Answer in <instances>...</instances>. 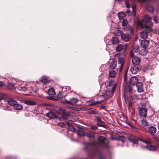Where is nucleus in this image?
Segmentation results:
<instances>
[{
	"instance_id": "obj_1",
	"label": "nucleus",
	"mask_w": 159,
	"mask_h": 159,
	"mask_svg": "<svg viewBox=\"0 0 159 159\" xmlns=\"http://www.w3.org/2000/svg\"><path fill=\"white\" fill-rule=\"evenodd\" d=\"M152 18L148 15H145L144 18L138 20V25L141 28H151L153 26V23L151 21Z\"/></svg>"
},
{
	"instance_id": "obj_2",
	"label": "nucleus",
	"mask_w": 159,
	"mask_h": 159,
	"mask_svg": "<svg viewBox=\"0 0 159 159\" xmlns=\"http://www.w3.org/2000/svg\"><path fill=\"white\" fill-rule=\"evenodd\" d=\"M106 139L102 136H99L98 139V142H94L92 143L94 148V149L96 152L98 150V148L101 147H107L108 146V143L106 142Z\"/></svg>"
},
{
	"instance_id": "obj_3",
	"label": "nucleus",
	"mask_w": 159,
	"mask_h": 159,
	"mask_svg": "<svg viewBox=\"0 0 159 159\" xmlns=\"http://www.w3.org/2000/svg\"><path fill=\"white\" fill-rule=\"evenodd\" d=\"M106 85H107L108 89H111L114 91L116 87L117 83L112 80H108L105 82Z\"/></svg>"
},
{
	"instance_id": "obj_4",
	"label": "nucleus",
	"mask_w": 159,
	"mask_h": 159,
	"mask_svg": "<svg viewBox=\"0 0 159 159\" xmlns=\"http://www.w3.org/2000/svg\"><path fill=\"white\" fill-rule=\"evenodd\" d=\"M139 140L141 141H142L143 142L145 143L146 144H148V145H147V146H146L145 147H144L141 145V147L142 149H144L145 148H146L149 151H152L156 150V147L153 145H151V144H148V142L146 141L145 140L140 139H139Z\"/></svg>"
},
{
	"instance_id": "obj_5",
	"label": "nucleus",
	"mask_w": 159,
	"mask_h": 159,
	"mask_svg": "<svg viewBox=\"0 0 159 159\" xmlns=\"http://www.w3.org/2000/svg\"><path fill=\"white\" fill-rule=\"evenodd\" d=\"M59 112L61 117L64 120H67L70 116V113L65 109H60Z\"/></svg>"
},
{
	"instance_id": "obj_6",
	"label": "nucleus",
	"mask_w": 159,
	"mask_h": 159,
	"mask_svg": "<svg viewBox=\"0 0 159 159\" xmlns=\"http://www.w3.org/2000/svg\"><path fill=\"white\" fill-rule=\"evenodd\" d=\"M118 32L121 34V39L125 42H127L129 41L131 37V35L127 33L122 34L120 30L118 31Z\"/></svg>"
},
{
	"instance_id": "obj_7",
	"label": "nucleus",
	"mask_w": 159,
	"mask_h": 159,
	"mask_svg": "<svg viewBox=\"0 0 159 159\" xmlns=\"http://www.w3.org/2000/svg\"><path fill=\"white\" fill-rule=\"evenodd\" d=\"M114 91L111 89H109L107 88V89L104 91V92L102 93L101 95L104 98H107L109 97L111 93L114 92Z\"/></svg>"
},
{
	"instance_id": "obj_8",
	"label": "nucleus",
	"mask_w": 159,
	"mask_h": 159,
	"mask_svg": "<svg viewBox=\"0 0 159 159\" xmlns=\"http://www.w3.org/2000/svg\"><path fill=\"white\" fill-rule=\"evenodd\" d=\"M132 62L134 66L139 65L140 63L141 59L139 57L135 56L133 58Z\"/></svg>"
},
{
	"instance_id": "obj_9",
	"label": "nucleus",
	"mask_w": 159,
	"mask_h": 159,
	"mask_svg": "<svg viewBox=\"0 0 159 159\" xmlns=\"http://www.w3.org/2000/svg\"><path fill=\"white\" fill-rule=\"evenodd\" d=\"M138 79L137 77L133 76L129 80V83L133 86L136 85L138 83Z\"/></svg>"
},
{
	"instance_id": "obj_10",
	"label": "nucleus",
	"mask_w": 159,
	"mask_h": 159,
	"mask_svg": "<svg viewBox=\"0 0 159 159\" xmlns=\"http://www.w3.org/2000/svg\"><path fill=\"white\" fill-rule=\"evenodd\" d=\"M149 32L150 30H145L141 32L140 34L141 37L143 39H147Z\"/></svg>"
},
{
	"instance_id": "obj_11",
	"label": "nucleus",
	"mask_w": 159,
	"mask_h": 159,
	"mask_svg": "<svg viewBox=\"0 0 159 159\" xmlns=\"http://www.w3.org/2000/svg\"><path fill=\"white\" fill-rule=\"evenodd\" d=\"M128 140L133 143V147H137L138 143V140L134 136H131L128 139Z\"/></svg>"
},
{
	"instance_id": "obj_12",
	"label": "nucleus",
	"mask_w": 159,
	"mask_h": 159,
	"mask_svg": "<svg viewBox=\"0 0 159 159\" xmlns=\"http://www.w3.org/2000/svg\"><path fill=\"white\" fill-rule=\"evenodd\" d=\"M46 116L49 118L50 119H60V118L58 117L56 115L54 112L51 111H49L46 115Z\"/></svg>"
},
{
	"instance_id": "obj_13",
	"label": "nucleus",
	"mask_w": 159,
	"mask_h": 159,
	"mask_svg": "<svg viewBox=\"0 0 159 159\" xmlns=\"http://www.w3.org/2000/svg\"><path fill=\"white\" fill-rule=\"evenodd\" d=\"M147 109L144 107H141L139 109V113L140 115L143 117H145L147 116Z\"/></svg>"
},
{
	"instance_id": "obj_14",
	"label": "nucleus",
	"mask_w": 159,
	"mask_h": 159,
	"mask_svg": "<svg viewBox=\"0 0 159 159\" xmlns=\"http://www.w3.org/2000/svg\"><path fill=\"white\" fill-rule=\"evenodd\" d=\"M140 44L143 48H146L149 45V41L148 40L144 39L141 41Z\"/></svg>"
},
{
	"instance_id": "obj_15",
	"label": "nucleus",
	"mask_w": 159,
	"mask_h": 159,
	"mask_svg": "<svg viewBox=\"0 0 159 159\" xmlns=\"http://www.w3.org/2000/svg\"><path fill=\"white\" fill-rule=\"evenodd\" d=\"M125 62V58L124 57H120L118 59V64L120 68H122Z\"/></svg>"
},
{
	"instance_id": "obj_16",
	"label": "nucleus",
	"mask_w": 159,
	"mask_h": 159,
	"mask_svg": "<svg viewBox=\"0 0 159 159\" xmlns=\"http://www.w3.org/2000/svg\"><path fill=\"white\" fill-rule=\"evenodd\" d=\"M65 101L69 104L74 105L77 102L78 100L76 98H72L69 100H65Z\"/></svg>"
},
{
	"instance_id": "obj_17",
	"label": "nucleus",
	"mask_w": 159,
	"mask_h": 159,
	"mask_svg": "<svg viewBox=\"0 0 159 159\" xmlns=\"http://www.w3.org/2000/svg\"><path fill=\"white\" fill-rule=\"evenodd\" d=\"M7 87L9 89H14L16 88L17 87V84H13L11 83H8L7 84Z\"/></svg>"
},
{
	"instance_id": "obj_18",
	"label": "nucleus",
	"mask_w": 159,
	"mask_h": 159,
	"mask_svg": "<svg viewBox=\"0 0 159 159\" xmlns=\"http://www.w3.org/2000/svg\"><path fill=\"white\" fill-rule=\"evenodd\" d=\"M136 87L137 88V91L138 92L141 93L143 91V89L142 87V84L141 82H139L136 84Z\"/></svg>"
},
{
	"instance_id": "obj_19",
	"label": "nucleus",
	"mask_w": 159,
	"mask_h": 159,
	"mask_svg": "<svg viewBox=\"0 0 159 159\" xmlns=\"http://www.w3.org/2000/svg\"><path fill=\"white\" fill-rule=\"evenodd\" d=\"M139 69L138 68L135 66H133L130 69V71L133 74H135L137 73L139 71Z\"/></svg>"
},
{
	"instance_id": "obj_20",
	"label": "nucleus",
	"mask_w": 159,
	"mask_h": 159,
	"mask_svg": "<svg viewBox=\"0 0 159 159\" xmlns=\"http://www.w3.org/2000/svg\"><path fill=\"white\" fill-rule=\"evenodd\" d=\"M89 138H92L95 139V134L93 133L89 132L85 133V135Z\"/></svg>"
},
{
	"instance_id": "obj_21",
	"label": "nucleus",
	"mask_w": 159,
	"mask_h": 159,
	"mask_svg": "<svg viewBox=\"0 0 159 159\" xmlns=\"http://www.w3.org/2000/svg\"><path fill=\"white\" fill-rule=\"evenodd\" d=\"M13 107L15 109L18 110H21L23 108V106L20 104H18L17 102V103H15Z\"/></svg>"
},
{
	"instance_id": "obj_22",
	"label": "nucleus",
	"mask_w": 159,
	"mask_h": 159,
	"mask_svg": "<svg viewBox=\"0 0 159 159\" xmlns=\"http://www.w3.org/2000/svg\"><path fill=\"white\" fill-rule=\"evenodd\" d=\"M112 43L114 45H116L119 43V39L116 37H114L111 40Z\"/></svg>"
},
{
	"instance_id": "obj_23",
	"label": "nucleus",
	"mask_w": 159,
	"mask_h": 159,
	"mask_svg": "<svg viewBox=\"0 0 159 159\" xmlns=\"http://www.w3.org/2000/svg\"><path fill=\"white\" fill-rule=\"evenodd\" d=\"M116 66V60H113L111 63L110 65V68L112 69H114L115 68Z\"/></svg>"
},
{
	"instance_id": "obj_24",
	"label": "nucleus",
	"mask_w": 159,
	"mask_h": 159,
	"mask_svg": "<svg viewBox=\"0 0 159 159\" xmlns=\"http://www.w3.org/2000/svg\"><path fill=\"white\" fill-rule=\"evenodd\" d=\"M24 103L25 104L29 105H34L35 104L34 102L30 100H25Z\"/></svg>"
},
{
	"instance_id": "obj_25",
	"label": "nucleus",
	"mask_w": 159,
	"mask_h": 159,
	"mask_svg": "<svg viewBox=\"0 0 159 159\" xmlns=\"http://www.w3.org/2000/svg\"><path fill=\"white\" fill-rule=\"evenodd\" d=\"M17 87L16 88L20 91H25L27 90L26 88L24 86H21L18 84H17Z\"/></svg>"
},
{
	"instance_id": "obj_26",
	"label": "nucleus",
	"mask_w": 159,
	"mask_h": 159,
	"mask_svg": "<svg viewBox=\"0 0 159 159\" xmlns=\"http://www.w3.org/2000/svg\"><path fill=\"white\" fill-rule=\"evenodd\" d=\"M148 130L151 134H154L156 132V128L153 126H150L148 127Z\"/></svg>"
},
{
	"instance_id": "obj_27",
	"label": "nucleus",
	"mask_w": 159,
	"mask_h": 159,
	"mask_svg": "<svg viewBox=\"0 0 159 159\" xmlns=\"http://www.w3.org/2000/svg\"><path fill=\"white\" fill-rule=\"evenodd\" d=\"M125 30L126 31H128L130 32L131 34H133V28L130 25H128L126 26L125 28Z\"/></svg>"
},
{
	"instance_id": "obj_28",
	"label": "nucleus",
	"mask_w": 159,
	"mask_h": 159,
	"mask_svg": "<svg viewBox=\"0 0 159 159\" xmlns=\"http://www.w3.org/2000/svg\"><path fill=\"white\" fill-rule=\"evenodd\" d=\"M118 16L120 19H123L125 17V14L123 11H121L118 13Z\"/></svg>"
},
{
	"instance_id": "obj_29",
	"label": "nucleus",
	"mask_w": 159,
	"mask_h": 159,
	"mask_svg": "<svg viewBox=\"0 0 159 159\" xmlns=\"http://www.w3.org/2000/svg\"><path fill=\"white\" fill-rule=\"evenodd\" d=\"M8 104L11 106H14L15 103H17V102L13 99H10L7 101Z\"/></svg>"
},
{
	"instance_id": "obj_30",
	"label": "nucleus",
	"mask_w": 159,
	"mask_h": 159,
	"mask_svg": "<svg viewBox=\"0 0 159 159\" xmlns=\"http://www.w3.org/2000/svg\"><path fill=\"white\" fill-rule=\"evenodd\" d=\"M77 134L79 136H84L85 135V132L82 129H79L77 130Z\"/></svg>"
},
{
	"instance_id": "obj_31",
	"label": "nucleus",
	"mask_w": 159,
	"mask_h": 159,
	"mask_svg": "<svg viewBox=\"0 0 159 159\" xmlns=\"http://www.w3.org/2000/svg\"><path fill=\"white\" fill-rule=\"evenodd\" d=\"M146 8L148 11L152 13L153 11V7L150 5H147L146 6Z\"/></svg>"
},
{
	"instance_id": "obj_32",
	"label": "nucleus",
	"mask_w": 159,
	"mask_h": 159,
	"mask_svg": "<svg viewBox=\"0 0 159 159\" xmlns=\"http://www.w3.org/2000/svg\"><path fill=\"white\" fill-rule=\"evenodd\" d=\"M116 73L115 71L112 70L109 72V76L110 78H114L116 76Z\"/></svg>"
},
{
	"instance_id": "obj_33",
	"label": "nucleus",
	"mask_w": 159,
	"mask_h": 159,
	"mask_svg": "<svg viewBox=\"0 0 159 159\" xmlns=\"http://www.w3.org/2000/svg\"><path fill=\"white\" fill-rule=\"evenodd\" d=\"M48 94L49 95H53L55 94L54 89L52 88L49 89L48 91Z\"/></svg>"
},
{
	"instance_id": "obj_34",
	"label": "nucleus",
	"mask_w": 159,
	"mask_h": 159,
	"mask_svg": "<svg viewBox=\"0 0 159 159\" xmlns=\"http://www.w3.org/2000/svg\"><path fill=\"white\" fill-rule=\"evenodd\" d=\"M123 48V46L121 44H118L116 48V51L117 52H120Z\"/></svg>"
},
{
	"instance_id": "obj_35",
	"label": "nucleus",
	"mask_w": 159,
	"mask_h": 159,
	"mask_svg": "<svg viewBox=\"0 0 159 159\" xmlns=\"http://www.w3.org/2000/svg\"><path fill=\"white\" fill-rule=\"evenodd\" d=\"M139 46L138 45H134L132 49L133 51H134V52H138L139 49Z\"/></svg>"
},
{
	"instance_id": "obj_36",
	"label": "nucleus",
	"mask_w": 159,
	"mask_h": 159,
	"mask_svg": "<svg viewBox=\"0 0 159 159\" xmlns=\"http://www.w3.org/2000/svg\"><path fill=\"white\" fill-rule=\"evenodd\" d=\"M141 123L144 126L148 125V123L146 120L143 119L141 120Z\"/></svg>"
},
{
	"instance_id": "obj_37",
	"label": "nucleus",
	"mask_w": 159,
	"mask_h": 159,
	"mask_svg": "<svg viewBox=\"0 0 159 159\" xmlns=\"http://www.w3.org/2000/svg\"><path fill=\"white\" fill-rule=\"evenodd\" d=\"M102 118L99 116H97L96 117V120L98 122L102 124L104 123L102 120Z\"/></svg>"
},
{
	"instance_id": "obj_38",
	"label": "nucleus",
	"mask_w": 159,
	"mask_h": 159,
	"mask_svg": "<svg viewBox=\"0 0 159 159\" xmlns=\"http://www.w3.org/2000/svg\"><path fill=\"white\" fill-rule=\"evenodd\" d=\"M123 98L125 99V102L126 104L129 103V98L127 94H124Z\"/></svg>"
},
{
	"instance_id": "obj_39",
	"label": "nucleus",
	"mask_w": 159,
	"mask_h": 159,
	"mask_svg": "<svg viewBox=\"0 0 159 159\" xmlns=\"http://www.w3.org/2000/svg\"><path fill=\"white\" fill-rule=\"evenodd\" d=\"M41 82L44 84H46L49 82V80L46 78H44L41 80Z\"/></svg>"
},
{
	"instance_id": "obj_40",
	"label": "nucleus",
	"mask_w": 159,
	"mask_h": 159,
	"mask_svg": "<svg viewBox=\"0 0 159 159\" xmlns=\"http://www.w3.org/2000/svg\"><path fill=\"white\" fill-rule=\"evenodd\" d=\"M147 53V52L146 50L143 49L142 50L140 51L139 52V53L141 55H144L146 54Z\"/></svg>"
},
{
	"instance_id": "obj_41",
	"label": "nucleus",
	"mask_w": 159,
	"mask_h": 159,
	"mask_svg": "<svg viewBox=\"0 0 159 159\" xmlns=\"http://www.w3.org/2000/svg\"><path fill=\"white\" fill-rule=\"evenodd\" d=\"M69 129L71 131L74 132H75L76 130V129L75 127L72 126H70L69 127Z\"/></svg>"
},
{
	"instance_id": "obj_42",
	"label": "nucleus",
	"mask_w": 159,
	"mask_h": 159,
	"mask_svg": "<svg viewBox=\"0 0 159 159\" xmlns=\"http://www.w3.org/2000/svg\"><path fill=\"white\" fill-rule=\"evenodd\" d=\"M125 139V138L123 136H120L119 138V140L121 141L122 142H124Z\"/></svg>"
},
{
	"instance_id": "obj_43",
	"label": "nucleus",
	"mask_w": 159,
	"mask_h": 159,
	"mask_svg": "<svg viewBox=\"0 0 159 159\" xmlns=\"http://www.w3.org/2000/svg\"><path fill=\"white\" fill-rule=\"evenodd\" d=\"M128 23V21L126 20H124L122 21V26H126Z\"/></svg>"
},
{
	"instance_id": "obj_44",
	"label": "nucleus",
	"mask_w": 159,
	"mask_h": 159,
	"mask_svg": "<svg viewBox=\"0 0 159 159\" xmlns=\"http://www.w3.org/2000/svg\"><path fill=\"white\" fill-rule=\"evenodd\" d=\"M125 4L126 5V7L127 8H129L130 7V4L129 3V2L127 1H126L125 2Z\"/></svg>"
},
{
	"instance_id": "obj_45",
	"label": "nucleus",
	"mask_w": 159,
	"mask_h": 159,
	"mask_svg": "<svg viewBox=\"0 0 159 159\" xmlns=\"http://www.w3.org/2000/svg\"><path fill=\"white\" fill-rule=\"evenodd\" d=\"M106 157L103 154H101L99 156V159H105Z\"/></svg>"
},
{
	"instance_id": "obj_46",
	"label": "nucleus",
	"mask_w": 159,
	"mask_h": 159,
	"mask_svg": "<svg viewBox=\"0 0 159 159\" xmlns=\"http://www.w3.org/2000/svg\"><path fill=\"white\" fill-rule=\"evenodd\" d=\"M58 125L61 127H65L66 126V125L64 123H61L58 124Z\"/></svg>"
},
{
	"instance_id": "obj_47",
	"label": "nucleus",
	"mask_w": 159,
	"mask_h": 159,
	"mask_svg": "<svg viewBox=\"0 0 159 159\" xmlns=\"http://www.w3.org/2000/svg\"><path fill=\"white\" fill-rule=\"evenodd\" d=\"M73 121L71 120H69L66 122V124L69 126L72 123Z\"/></svg>"
},
{
	"instance_id": "obj_48",
	"label": "nucleus",
	"mask_w": 159,
	"mask_h": 159,
	"mask_svg": "<svg viewBox=\"0 0 159 159\" xmlns=\"http://www.w3.org/2000/svg\"><path fill=\"white\" fill-rule=\"evenodd\" d=\"M148 0H138V1L140 4H143L148 1Z\"/></svg>"
},
{
	"instance_id": "obj_49",
	"label": "nucleus",
	"mask_w": 159,
	"mask_h": 159,
	"mask_svg": "<svg viewBox=\"0 0 159 159\" xmlns=\"http://www.w3.org/2000/svg\"><path fill=\"white\" fill-rule=\"evenodd\" d=\"M153 20L155 23H157L158 22V19H157V16L154 17L153 18Z\"/></svg>"
},
{
	"instance_id": "obj_50",
	"label": "nucleus",
	"mask_w": 159,
	"mask_h": 159,
	"mask_svg": "<svg viewBox=\"0 0 159 159\" xmlns=\"http://www.w3.org/2000/svg\"><path fill=\"white\" fill-rule=\"evenodd\" d=\"M102 100L100 101H97L96 102H95L93 103L92 104H91V105H94L96 104H98L99 103H101L102 102Z\"/></svg>"
},
{
	"instance_id": "obj_51",
	"label": "nucleus",
	"mask_w": 159,
	"mask_h": 159,
	"mask_svg": "<svg viewBox=\"0 0 159 159\" xmlns=\"http://www.w3.org/2000/svg\"><path fill=\"white\" fill-rule=\"evenodd\" d=\"M128 88L129 93H132V88H131L129 85L128 86Z\"/></svg>"
},
{
	"instance_id": "obj_52",
	"label": "nucleus",
	"mask_w": 159,
	"mask_h": 159,
	"mask_svg": "<svg viewBox=\"0 0 159 159\" xmlns=\"http://www.w3.org/2000/svg\"><path fill=\"white\" fill-rule=\"evenodd\" d=\"M134 51H133V50H131L130 55V57L132 58L134 57Z\"/></svg>"
},
{
	"instance_id": "obj_53",
	"label": "nucleus",
	"mask_w": 159,
	"mask_h": 159,
	"mask_svg": "<svg viewBox=\"0 0 159 159\" xmlns=\"http://www.w3.org/2000/svg\"><path fill=\"white\" fill-rule=\"evenodd\" d=\"M123 91H124V94H127V90L126 88L125 87H123Z\"/></svg>"
},
{
	"instance_id": "obj_54",
	"label": "nucleus",
	"mask_w": 159,
	"mask_h": 159,
	"mask_svg": "<svg viewBox=\"0 0 159 159\" xmlns=\"http://www.w3.org/2000/svg\"><path fill=\"white\" fill-rule=\"evenodd\" d=\"M90 128L93 130H96L97 129V127L96 126H91L90 127Z\"/></svg>"
},
{
	"instance_id": "obj_55",
	"label": "nucleus",
	"mask_w": 159,
	"mask_h": 159,
	"mask_svg": "<svg viewBox=\"0 0 159 159\" xmlns=\"http://www.w3.org/2000/svg\"><path fill=\"white\" fill-rule=\"evenodd\" d=\"M132 129L133 130H134L136 132L138 131V129L137 127H135L134 126L133 128H132Z\"/></svg>"
},
{
	"instance_id": "obj_56",
	"label": "nucleus",
	"mask_w": 159,
	"mask_h": 159,
	"mask_svg": "<svg viewBox=\"0 0 159 159\" xmlns=\"http://www.w3.org/2000/svg\"><path fill=\"white\" fill-rule=\"evenodd\" d=\"M124 81H125L127 80V74L126 73L125 74L124 76Z\"/></svg>"
},
{
	"instance_id": "obj_57",
	"label": "nucleus",
	"mask_w": 159,
	"mask_h": 159,
	"mask_svg": "<svg viewBox=\"0 0 159 159\" xmlns=\"http://www.w3.org/2000/svg\"><path fill=\"white\" fill-rule=\"evenodd\" d=\"M97 125L98 126L104 127V125L103 124H102L97 123Z\"/></svg>"
},
{
	"instance_id": "obj_58",
	"label": "nucleus",
	"mask_w": 159,
	"mask_h": 159,
	"mask_svg": "<svg viewBox=\"0 0 159 159\" xmlns=\"http://www.w3.org/2000/svg\"><path fill=\"white\" fill-rule=\"evenodd\" d=\"M128 125L131 127L132 129L134 126V125L131 124L129 122L128 123Z\"/></svg>"
},
{
	"instance_id": "obj_59",
	"label": "nucleus",
	"mask_w": 159,
	"mask_h": 159,
	"mask_svg": "<svg viewBox=\"0 0 159 159\" xmlns=\"http://www.w3.org/2000/svg\"><path fill=\"white\" fill-rule=\"evenodd\" d=\"M4 83L2 81H0V87L4 85Z\"/></svg>"
},
{
	"instance_id": "obj_60",
	"label": "nucleus",
	"mask_w": 159,
	"mask_h": 159,
	"mask_svg": "<svg viewBox=\"0 0 159 159\" xmlns=\"http://www.w3.org/2000/svg\"><path fill=\"white\" fill-rule=\"evenodd\" d=\"M130 11L129 10H127L126 11V12L128 14H129L130 13Z\"/></svg>"
},
{
	"instance_id": "obj_61",
	"label": "nucleus",
	"mask_w": 159,
	"mask_h": 159,
	"mask_svg": "<svg viewBox=\"0 0 159 159\" xmlns=\"http://www.w3.org/2000/svg\"><path fill=\"white\" fill-rule=\"evenodd\" d=\"M70 87H67L66 88V89H68V90H69V89H70Z\"/></svg>"
},
{
	"instance_id": "obj_62",
	"label": "nucleus",
	"mask_w": 159,
	"mask_h": 159,
	"mask_svg": "<svg viewBox=\"0 0 159 159\" xmlns=\"http://www.w3.org/2000/svg\"><path fill=\"white\" fill-rule=\"evenodd\" d=\"M3 98L1 97H0V101L1 100H2Z\"/></svg>"
},
{
	"instance_id": "obj_63",
	"label": "nucleus",
	"mask_w": 159,
	"mask_h": 159,
	"mask_svg": "<svg viewBox=\"0 0 159 159\" xmlns=\"http://www.w3.org/2000/svg\"><path fill=\"white\" fill-rule=\"evenodd\" d=\"M115 1H117L119 2H120V1H121V0H115Z\"/></svg>"
},
{
	"instance_id": "obj_64",
	"label": "nucleus",
	"mask_w": 159,
	"mask_h": 159,
	"mask_svg": "<svg viewBox=\"0 0 159 159\" xmlns=\"http://www.w3.org/2000/svg\"><path fill=\"white\" fill-rule=\"evenodd\" d=\"M134 7H132V9H133V12H134Z\"/></svg>"
}]
</instances>
